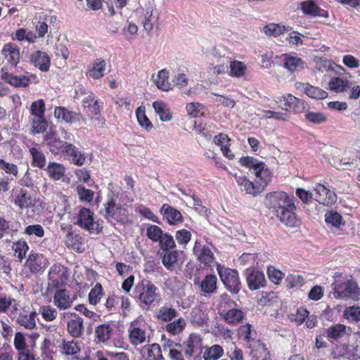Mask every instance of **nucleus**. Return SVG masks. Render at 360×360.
<instances>
[{
    "label": "nucleus",
    "mask_w": 360,
    "mask_h": 360,
    "mask_svg": "<svg viewBox=\"0 0 360 360\" xmlns=\"http://www.w3.org/2000/svg\"><path fill=\"white\" fill-rule=\"evenodd\" d=\"M264 203L276 212L280 221L289 227H297L300 221L295 214L294 198L284 191H274L266 195Z\"/></svg>",
    "instance_id": "1"
},
{
    "label": "nucleus",
    "mask_w": 360,
    "mask_h": 360,
    "mask_svg": "<svg viewBox=\"0 0 360 360\" xmlns=\"http://www.w3.org/2000/svg\"><path fill=\"white\" fill-rule=\"evenodd\" d=\"M133 293L143 309L148 310L150 307L157 306L161 300L159 288L148 279L139 281L136 285Z\"/></svg>",
    "instance_id": "2"
},
{
    "label": "nucleus",
    "mask_w": 360,
    "mask_h": 360,
    "mask_svg": "<svg viewBox=\"0 0 360 360\" xmlns=\"http://www.w3.org/2000/svg\"><path fill=\"white\" fill-rule=\"evenodd\" d=\"M113 192L108 194V200L104 204V217L108 222L112 224V220L121 224H124L128 221L127 210L120 204L116 203Z\"/></svg>",
    "instance_id": "3"
},
{
    "label": "nucleus",
    "mask_w": 360,
    "mask_h": 360,
    "mask_svg": "<svg viewBox=\"0 0 360 360\" xmlns=\"http://www.w3.org/2000/svg\"><path fill=\"white\" fill-rule=\"evenodd\" d=\"M216 268L225 288L232 294H238L242 285L238 271L219 263H217Z\"/></svg>",
    "instance_id": "4"
},
{
    "label": "nucleus",
    "mask_w": 360,
    "mask_h": 360,
    "mask_svg": "<svg viewBox=\"0 0 360 360\" xmlns=\"http://www.w3.org/2000/svg\"><path fill=\"white\" fill-rule=\"evenodd\" d=\"M240 165L248 168L255 174L257 178L260 181L270 182L272 177V173L266 167L264 162L251 156H243L239 160Z\"/></svg>",
    "instance_id": "5"
},
{
    "label": "nucleus",
    "mask_w": 360,
    "mask_h": 360,
    "mask_svg": "<svg viewBox=\"0 0 360 360\" xmlns=\"http://www.w3.org/2000/svg\"><path fill=\"white\" fill-rule=\"evenodd\" d=\"M94 215L90 209L80 207L75 224L90 233L100 234L103 232V226L98 221L94 220Z\"/></svg>",
    "instance_id": "6"
},
{
    "label": "nucleus",
    "mask_w": 360,
    "mask_h": 360,
    "mask_svg": "<svg viewBox=\"0 0 360 360\" xmlns=\"http://www.w3.org/2000/svg\"><path fill=\"white\" fill-rule=\"evenodd\" d=\"M44 141L50 152L53 155L62 153L64 155L67 146L69 143L60 140L53 127H50L49 131L44 137Z\"/></svg>",
    "instance_id": "7"
},
{
    "label": "nucleus",
    "mask_w": 360,
    "mask_h": 360,
    "mask_svg": "<svg viewBox=\"0 0 360 360\" xmlns=\"http://www.w3.org/2000/svg\"><path fill=\"white\" fill-rule=\"evenodd\" d=\"M249 290L253 291L264 288L266 285V279L262 271L254 267L247 268L243 273Z\"/></svg>",
    "instance_id": "8"
},
{
    "label": "nucleus",
    "mask_w": 360,
    "mask_h": 360,
    "mask_svg": "<svg viewBox=\"0 0 360 360\" xmlns=\"http://www.w3.org/2000/svg\"><path fill=\"white\" fill-rule=\"evenodd\" d=\"M357 283L353 281H347L336 283L333 288L335 298H354L359 292Z\"/></svg>",
    "instance_id": "9"
},
{
    "label": "nucleus",
    "mask_w": 360,
    "mask_h": 360,
    "mask_svg": "<svg viewBox=\"0 0 360 360\" xmlns=\"http://www.w3.org/2000/svg\"><path fill=\"white\" fill-rule=\"evenodd\" d=\"M160 212L162 215L163 219L171 226L177 225L184 221L181 212L169 204H163L160 210Z\"/></svg>",
    "instance_id": "10"
},
{
    "label": "nucleus",
    "mask_w": 360,
    "mask_h": 360,
    "mask_svg": "<svg viewBox=\"0 0 360 360\" xmlns=\"http://www.w3.org/2000/svg\"><path fill=\"white\" fill-rule=\"evenodd\" d=\"M71 319L67 323V330L74 338H80L84 330V319L75 312L68 314Z\"/></svg>",
    "instance_id": "11"
},
{
    "label": "nucleus",
    "mask_w": 360,
    "mask_h": 360,
    "mask_svg": "<svg viewBox=\"0 0 360 360\" xmlns=\"http://www.w3.org/2000/svg\"><path fill=\"white\" fill-rule=\"evenodd\" d=\"M54 115L57 119L62 120L67 123H78L80 121L86 123V120L82 113L70 111L65 107H56Z\"/></svg>",
    "instance_id": "12"
},
{
    "label": "nucleus",
    "mask_w": 360,
    "mask_h": 360,
    "mask_svg": "<svg viewBox=\"0 0 360 360\" xmlns=\"http://www.w3.org/2000/svg\"><path fill=\"white\" fill-rule=\"evenodd\" d=\"M295 86L302 91L307 96L316 100L326 98L328 93L322 89L311 85L309 83L297 82Z\"/></svg>",
    "instance_id": "13"
},
{
    "label": "nucleus",
    "mask_w": 360,
    "mask_h": 360,
    "mask_svg": "<svg viewBox=\"0 0 360 360\" xmlns=\"http://www.w3.org/2000/svg\"><path fill=\"white\" fill-rule=\"evenodd\" d=\"M30 63L41 72H47L50 68L51 58L46 53L38 50L31 54Z\"/></svg>",
    "instance_id": "14"
},
{
    "label": "nucleus",
    "mask_w": 360,
    "mask_h": 360,
    "mask_svg": "<svg viewBox=\"0 0 360 360\" xmlns=\"http://www.w3.org/2000/svg\"><path fill=\"white\" fill-rule=\"evenodd\" d=\"M194 284L198 285L200 291L205 294L212 295L217 292V278L214 274H207L202 281L194 279Z\"/></svg>",
    "instance_id": "15"
},
{
    "label": "nucleus",
    "mask_w": 360,
    "mask_h": 360,
    "mask_svg": "<svg viewBox=\"0 0 360 360\" xmlns=\"http://www.w3.org/2000/svg\"><path fill=\"white\" fill-rule=\"evenodd\" d=\"M300 8L302 12L311 17H328V12L320 8L314 1L307 0L300 4Z\"/></svg>",
    "instance_id": "16"
},
{
    "label": "nucleus",
    "mask_w": 360,
    "mask_h": 360,
    "mask_svg": "<svg viewBox=\"0 0 360 360\" xmlns=\"http://www.w3.org/2000/svg\"><path fill=\"white\" fill-rule=\"evenodd\" d=\"M105 68V60L101 58H98L87 66L86 76L94 79H99L104 76Z\"/></svg>",
    "instance_id": "17"
},
{
    "label": "nucleus",
    "mask_w": 360,
    "mask_h": 360,
    "mask_svg": "<svg viewBox=\"0 0 360 360\" xmlns=\"http://www.w3.org/2000/svg\"><path fill=\"white\" fill-rule=\"evenodd\" d=\"M202 339L200 335L197 333L190 334L186 341L183 342L184 353L186 356L191 357L193 353L198 349H202Z\"/></svg>",
    "instance_id": "18"
},
{
    "label": "nucleus",
    "mask_w": 360,
    "mask_h": 360,
    "mask_svg": "<svg viewBox=\"0 0 360 360\" xmlns=\"http://www.w3.org/2000/svg\"><path fill=\"white\" fill-rule=\"evenodd\" d=\"M67 147L64 155L69 158L70 163L77 166H82L86 162L85 153L72 143H69Z\"/></svg>",
    "instance_id": "19"
},
{
    "label": "nucleus",
    "mask_w": 360,
    "mask_h": 360,
    "mask_svg": "<svg viewBox=\"0 0 360 360\" xmlns=\"http://www.w3.org/2000/svg\"><path fill=\"white\" fill-rule=\"evenodd\" d=\"M2 54L7 59L8 63L13 66H16L20 60V51L17 46L12 43L5 44L2 51Z\"/></svg>",
    "instance_id": "20"
},
{
    "label": "nucleus",
    "mask_w": 360,
    "mask_h": 360,
    "mask_svg": "<svg viewBox=\"0 0 360 360\" xmlns=\"http://www.w3.org/2000/svg\"><path fill=\"white\" fill-rule=\"evenodd\" d=\"M350 328L341 323L334 324L325 330L327 338L330 341H337L342 338L345 335L349 334L347 331Z\"/></svg>",
    "instance_id": "21"
},
{
    "label": "nucleus",
    "mask_w": 360,
    "mask_h": 360,
    "mask_svg": "<svg viewBox=\"0 0 360 360\" xmlns=\"http://www.w3.org/2000/svg\"><path fill=\"white\" fill-rule=\"evenodd\" d=\"M283 67L290 72L304 68L305 63L299 57L283 54Z\"/></svg>",
    "instance_id": "22"
},
{
    "label": "nucleus",
    "mask_w": 360,
    "mask_h": 360,
    "mask_svg": "<svg viewBox=\"0 0 360 360\" xmlns=\"http://www.w3.org/2000/svg\"><path fill=\"white\" fill-rule=\"evenodd\" d=\"M1 79L15 87H27L30 83V79L25 75L15 76L8 72H4Z\"/></svg>",
    "instance_id": "23"
},
{
    "label": "nucleus",
    "mask_w": 360,
    "mask_h": 360,
    "mask_svg": "<svg viewBox=\"0 0 360 360\" xmlns=\"http://www.w3.org/2000/svg\"><path fill=\"white\" fill-rule=\"evenodd\" d=\"M153 108L157 115H159L162 122H168L172 120V114L167 105L161 101H156L153 103Z\"/></svg>",
    "instance_id": "24"
},
{
    "label": "nucleus",
    "mask_w": 360,
    "mask_h": 360,
    "mask_svg": "<svg viewBox=\"0 0 360 360\" xmlns=\"http://www.w3.org/2000/svg\"><path fill=\"white\" fill-rule=\"evenodd\" d=\"M112 330L109 323L101 324L95 329L96 338L99 342L105 343L111 338Z\"/></svg>",
    "instance_id": "25"
},
{
    "label": "nucleus",
    "mask_w": 360,
    "mask_h": 360,
    "mask_svg": "<svg viewBox=\"0 0 360 360\" xmlns=\"http://www.w3.org/2000/svg\"><path fill=\"white\" fill-rule=\"evenodd\" d=\"M269 182L265 181H256L255 183L250 181L249 179L245 181V184L243 186V189L246 193L251 194L253 196H257L260 194L267 186Z\"/></svg>",
    "instance_id": "26"
},
{
    "label": "nucleus",
    "mask_w": 360,
    "mask_h": 360,
    "mask_svg": "<svg viewBox=\"0 0 360 360\" xmlns=\"http://www.w3.org/2000/svg\"><path fill=\"white\" fill-rule=\"evenodd\" d=\"M352 84H353L352 82L339 77H333L328 84L329 89L336 93L345 91L347 89H350Z\"/></svg>",
    "instance_id": "27"
},
{
    "label": "nucleus",
    "mask_w": 360,
    "mask_h": 360,
    "mask_svg": "<svg viewBox=\"0 0 360 360\" xmlns=\"http://www.w3.org/2000/svg\"><path fill=\"white\" fill-rule=\"evenodd\" d=\"M46 170L51 179L59 180L65 175L66 169L64 165L60 163L51 162L48 165Z\"/></svg>",
    "instance_id": "28"
},
{
    "label": "nucleus",
    "mask_w": 360,
    "mask_h": 360,
    "mask_svg": "<svg viewBox=\"0 0 360 360\" xmlns=\"http://www.w3.org/2000/svg\"><path fill=\"white\" fill-rule=\"evenodd\" d=\"M168 78L169 72L163 69L158 72V78L154 82L159 89L167 91L173 89V84L168 82Z\"/></svg>",
    "instance_id": "29"
},
{
    "label": "nucleus",
    "mask_w": 360,
    "mask_h": 360,
    "mask_svg": "<svg viewBox=\"0 0 360 360\" xmlns=\"http://www.w3.org/2000/svg\"><path fill=\"white\" fill-rule=\"evenodd\" d=\"M177 316L178 311L176 309L172 307L164 306L159 309L156 317L158 320L162 322H169Z\"/></svg>",
    "instance_id": "30"
},
{
    "label": "nucleus",
    "mask_w": 360,
    "mask_h": 360,
    "mask_svg": "<svg viewBox=\"0 0 360 360\" xmlns=\"http://www.w3.org/2000/svg\"><path fill=\"white\" fill-rule=\"evenodd\" d=\"M53 300L60 309H65L70 306V297L65 289L58 290L54 295Z\"/></svg>",
    "instance_id": "31"
},
{
    "label": "nucleus",
    "mask_w": 360,
    "mask_h": 360,
    "mask_svg": "<svg viewBox=\"0 0 360 360\" xmlns=\"http://www.w3.org/2000/svg\"><path fill=\"white\" fill-rule=\"evenodd\" d=\"M30 153L32 155V165L39 169H44L46 166V157L43 152L34 147L30 148Z\"/></svg>",
    "instance_id": "32"
},
{
    "label": "nucleus",
    "mask_w": 360,
    "mask_h": 360,
    "mask_svg": "<svg viewBox=\"0 0 360 360\" xmlns=\"http://www.w3.org/2000/svg\"><path fill=\"white\" fill-rule=\"evenodd\" d=\"M136 116L139 124L146 131H149L153 128V125L150 120L146 115L145 107L139 106L136 110Z\"/></svg>",
    "instance_id": "33"
},
{
    "label": "nucleus",
    "mask_w": 360,
    "mask_h": 360,
    "mask_svg": "<svg viewBox=\"0 0 360 360\" xmlns=\"http://www.w3.org/2000/svg\"><path fill=\"white\" fill-rule=\"evenodd\" d=\"M325 221L337 229H339L341 226H344L345 224L342 216L336 211L327 212L325 214Z\"/></svg>",
    "instance_id": "34"
},
{
    "label": "nucleus",
    "mask_w": 360,
    "mask_h": 360,
    "mask_svg": "<svg viewBox=\"0 0 360 360\" xmlns=\"http://www.w3.org/2000/svg\"><path fill=\"white\" fill-rule=\"evenodd\" d=\"M244 312L239 309H231L224 313V319L229 323L236 324L240 323L244 319Z\"/></svg>",
    "instance_id": "35"
},
{
    "label": "nucleus",
    "mask_w": 360,
    "mask_h": 360,
    "mask_svg": "<svg viewBox=\"0 0 360 360\" xmlns=\"http://www.w3.org/2000/svg\"><path fill=\"white\" fill-rule=\"evenodd\" d=\"M14 203L21 209L30 207L32 205L31 195L26 190L21 188L14 200Z\"/></svg>",
    "instance_id": "36"
},
{
    "label": "nucleus",
    "mask_w": 360,
    "mask_h": 360,
    "mask_svg": "<svg viewBox=\"0 0 360 360\" xmlns=\"http://www.w3.org/2000/svg\"><path fill=\"white\" fill-rule=\"evenodd\" d=\"M305 120L313 124H321L326 122L327 116L321 112H313L307 110L304 115Z\"/></svg>",
    "instance_id": "37"
},
{
    "label": "nucleus",
    "mask_w": 360,
    "mask_h": 360,
    "mask_svg": "<svg viewBox=\"0 0 360 360\" xmlns=\"http://www.w3.org/2000/svg\"><path fill=\"white\" fill-rule=\"evenodd\" d=\"M81 351L80 347L74 340L66 341L63 340L61 346V353L64 355H75Z\"/></svg>",
    "instance_id": "38"
},
{
    "label": "nucleus",
    "mask_w": 360,
    "mask_h": 360,
    "mask_svg": "<svg viewBox=\"0 0 360 360\" xmlns=\"http://www.w3.org/2000/svg\"><path fill=\"white\" fill-rule=\"evenodd\" d=\"M12 248L15 252V255L21 262L22 260L25 257L26 253L29 250V246L25 240L21 239L15 243H13Z\"/></svg>",
    "instance_id": "39"
},
{
    "label": "nucleus",
    "mask_w": 360,
    "mask_h": 360,
    "mask_svg": "<svg viewBox=\"0 0 360 360\" xmlns=\"http://www.w3.org/2000/svg\"><path fill=\"white\" fill-rule=\"evenodd\" d=\"M147 352L148 357L151 360H163L164 357L162 354L161 347L159 344L154 343L148 347L145 346L143 352Z\"/></svg>",
    "instance_id": "40"
},
{
    "label": "nucleus",
    "mask_w": 360,
    "mask_h": 360,
    "mask_svg": "<svg viewBox=\"0 0 360 360\" xmlns=\"http://www.w3.org/2000/svg\"><path fill=\"white\" fill-rule=\"evenodd\" d=\"M129 339L132 345H137L146 340V332L139 327L133 328L129 330Z\"/></svg>",
    "instance_id": "41"
},
{
    "label": "nucleus",
    "mask_w": 360,
    "mask_h": 360,
    "mask_svg": "<svg viewBox=\"0 0 360 360\" xmlns=\"http://www.w3.org/2000/svg\"><path fill=\"white\" fill-rule=\"evenodd\" d=\"M224 354L223 348L219 345H214L206 349L204 353V360H217Z\"/></svg>",
    "instance_id": "42"
},
{
    "label": "nucleus",
    "mask_w": 360,
    "mask_h": 360,
    "mask_svg": "<svg viewBox=\"0 0 360 360\" xmlns=\"http://www.w3.org/2000/svg\"><path fill=\"white\" fill-rule=\"evenodd\" d=\"M186 326V322L183 318H179L173 322L167 323L165 326L166 330L172 335H178Z\"/></svg>",
    "instance_id": "43"
},
{
    "label": "nucleus",
    "mask_w": 360,
    "mask_h": 360,
    "mask_svg": "<svg viewBox=\"0 0 360 360\" xmlns=\"http://www.w3.org/2000/svg\"><path fill=\"white\" fill-rule=\"evenodd\" d=\"M32 124V131L34 134L43 133L46 130L48 127V123L44 117H33Z\"/></svg>",
    "instance_id": "44"
},
{
    "label": "nucleus",
    "mask_w": 360,
    "mask_h": 360,
    "mask_svg": "<svg viewBox=\"0 0 360 360\" xmlns=\"http://www.w3.org/2000/svg\"><path fill=\"white\" fill-rule=\"evenodd\" d=\"M178 253L176 250H168L162 255V264L167 269H171L173 265L176 262Z\"/></svg>",
    "instance_id": "45"
},
{
    "label": "nucleus",
    "mask_w": 360,
    "mask_h": 360,
    "mask_svg": "<svg viewBox=\"0 0 360 360\" xmlns=\"http://www.w3.org/2000/svg\"><path fill=\"white\" fill-rule=\"evenodd\" d=\"M82 238L79 234H75L72 231H69L66 235V245L68 247L73 250H79L82 245Z\"/></svg>",
    "instance_id": "46"
},
{
    "label": "nucleus",
    "mask_w": 360,
    "mask_h": 360,
    "mask_svg": "<svg viewBox=\"0 0 360 360\" xmlns=\"http://www.w3.org/2000/svg\"><path fill=\"white\" fill-rule=\"evenodd\" d=\"M264 31L266 35L278 37L283 34L286 31V29L284 25L271 23L264 27Z\"/></svg>",
    "instance_id": "47"
},
{
    "label": "nucleus",
    "mask_w": 360,
    "mask_h": 360,
    "mask_svg": "<svg viewBox=\"0 0 360 360\" xmlns=\"http://www.w3.org/2000/svg\"><path fill=\"white\" fill-rule=\"evenodd\" d=\"M214 259V254L212 253L210 248L207 246H204L200 250V254L198 257V259L199 260V262L205 266L210 265Z\"/></svg>",
    "instance_id": "48"
},
{
    "label": "nucleus",
    "mask_w": 360,
    "mask_h": 360,
    "mask_svg": "<svg viewBox=\"0 0 360 360\" xmlns=\"http://www.w3.org/2000/svg\"><path fill=\"white\" fill-rule=\"evenodd\" d=\"M163 233L162 230L157 225L149 224L146 229L147 237L153 242H158Z\"/></svg>",
    "instance_id": "49"
},
{
    "label": "nucleus",
    "mask_w": 360,
    "mask_h": 360,
    "mask_svg": "<svg viewBox=\"0 0 360 360\" xmlns=\"http://www.w3.org/2000/svg\"><path fill=\"white\" fill-rule=\"evenodd\" d=\"M160 249L164 251H168L176 247L175 242L172 235L165 233L160 240H158Z\"/></svg>",
    "instance_id": "50"
},
{
    "label": "nucleus",
    "mask_w": 360,
    "mask_h": 360,
    "mask_svg": "<svg viewBox=\"0 0 360 360\" xmlns=\"http://www.w3.org/2000/svg\"><path fill=\"white\" fill-rule=\"evenodd\" d=\"M230 75L233 77H240L245 74V65L240 61L229 60Z\"/></svg>",
    "instance_id": "51"
},
{
    "label": "nucleus",
    "mask_w": 360,
    "mask_h": 360,
    "mask_svg": "<svg viewBox=\"0 0 360 360\" xmlns=\"http://www.w3.org/2000/svg\"><path fill=\"white\" fill-rule=\"evenodd\" d=\"M77 192L79 199L82 202H90L94 196V191L86 188L82 185L77 186Z\"/></svg>",
    "instance_id": "52"
},
{
    "label": "nucleus",
    "mask_w": 360,
    "mask_h": 360,
    "mask_svg": "<svg viewBox=\"0 0 360 360\" xmlns=\"http://www.w3.org/2000/svg\"><path fill=\"white\" fill-rule=\"evenodd\" d=\"M30 111L34 117H44L45 103L44 100L39 99L34 101L31 105Z\"/></svg>",
    "instance_id": "53"
},
{
    "label": "nucleus",
    "mask_w": 360,
    "mask_h": 360,
    "mask_svg": "<svg viewBox=\"0 0 360 360\" xmlns=\"http://www.w3.org/2000/svg\"><path fill=\"white\" fill-rule=\"evenodd\" d=\"M343 316L348 321H360V307L353 306L346 308L344 311Z\"/></svg>",
    "instance_id": "54"
},
{
    "label": "nucleus",
    "mask_w": 360,
    "mask_h": 360,
    "mask_svg": "<svg viewBox=\"0 0 360 360\" xmlns=\"http://www.w3.org/2000/svg\"><path fill=\"white\" fill-rule=\"evenodd\" d=\"M103 288L100 283H96L94 288H93L88 295L89 302L91 304L96 305L101 300V295H102Z\"/></svg>",
    "instance_id": "55"
},
{
    "label": "nucleus",
    "mask_w": 360,
    "mask_h": 360,
    "mask_svg": "<svg viewBox=\"0 0 360 360\" xmlns=\"http://www.w3.org/2000/svg\"><path fill=\"white\" fill-rule=\"evenodd\" d=\"M24 233L28 236L34 235L38 238L44 236V229L40 224H32L25 227Z\"/></svg>",
    "instance_id": "56"
},
{
    "label": "nucleus",
    "mask_w": 360,
    "mask_h": 360,
    "mask_svg": "<svg viewBox=\"0 0 360 360\" xmlns=\"http://www.w3.org/2000/svg\"><path fill=\"white\" fill-rule=\"evenodd\" d=\"M175 238L179 245L186 246L191 239V233L183 229L176 232Z\"/></svg>",
    "instance_id": "57"
},
{
    "label": "nucleus",
    "mask_w": 360,
    "mask_h": 360,
    "mask_svg": "<svg viewBox=\"0 0 360 360\" xmlns=\"http://www.w3.org/2000/svg\"><path fill=\"white\" fill-rule=\"evenodd\" d=\"M39 311L43 319L46 321H52L57 316V311L50 306L41 307Z\"/></svg>",
    "instance_id": "58"
},
{
    "label": "nucleus",
    "mask_w": 360,
    "mask_h": 360,
    "mask_svg": "<svg viewBox=\"0 0 360 360\" xmlns=\"http://www.w3.org/2000/svg\"><path fill=\"white\" fill-rule=\"evenodd\" d=\"M267 274L270 281L276 284H278L284 276V274L281 271L274 266L268 268Z\"/></svg>",
    "instance_id": "59"
},
{
    "label": "nucleus",
    "mask_w": 360,
    "mask_h": 360,
    "mask_svg": "<svg viewBox=\"0 0 360 360\" xmlns=\"http://www.w3.org/2000/svg\"><path fill=\"white\" fill-rule=\"evenodd\" d=\"M13 231L14 230L10 221L3 217H0V239L6 235H12Z\"/></svg>",
    "instance_id": "60"
},
{
    "label": "nucleus",
    "mask_w": 360,
    "mask_h": 360,
    "mask_svg": "<svg viewBox=\"0 0 360 360\" xmlns=\"http://www.w3.org/2000/svg\"><path fill=\"white\" fill-rule=\"evenodd\" d=\"M191 322L198 326H202L206 323L204 314L200 309H193L191 312Z\"/></svg>",
    "instance_id": "61"
},
{
    "label": "nucleus",
    "mask_w": 360,
    "mask_h": 360,
    "mask_svg": "<svg viewBox=\"0 0 360 360\" xmlns=\"http://www.w3.org/2000/svg\"><path fill=\"white\" fill-rule=\"evenodd\" d=\"M303 278L300 275L290 274L285 278L286 286L289 288H292L303 283Z\"/></svg>",
    "instance_id": "62"
},
{
    "label": "nucleus",
    "mask_w": 360,
    "mask_h": 360,
    "mask_svg": "<svg viewBox=\"0 0 360 360\" xmlns=\"http://www.w3.org/2000/svg\"><path fill=\"white\" fill-rule=\"evenodd\" d=\"M297 98L292 96V94H288L287 96H283V99L281 100V108L287 111H290L292 107L296 103Z\"/></svg>",
    "instance_id": "63"
},
{
    "label": "nucleus",
    "mask_w": 360,
    "mask_h": 360,
    "mask_svg": "<svg viewBox=\"0 0 360 360\" xmlns=\"http://www.w3.org/2000/svg\"><path fill=\"white\" fill-rule=\"evenodd\" d=\"M14 346L15 348L19 352L27 349L26 347L25 338L23 333L20 332L15 333L14 338Z\"/></svg>",
    "instance_id": "64"
}]
</instances>
